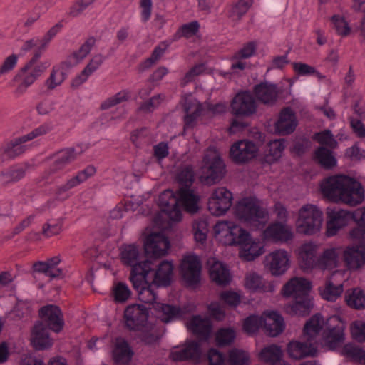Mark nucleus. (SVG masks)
Returning a JSON list of instances; mask_svg holds the SVG:
<instances>
[{"mask_svg":"<svg viewBox=\"0 0 365 365\" xmlns=\"http://www.w3.org/2000/svg\"><path fill=\"white\" fill-rule=\"evenodd\" d=\"M168 46L169 44L165 41L161 42L159 45L156 46L153 50L150 56L138 65V71L140 72H143L151 68L160 59Z\"/></svg>","mask_w":365,"mask_h":365,"instance_id":"49530a36","label":"nucleus"},{"mask_svg":"<svg viewBox=\"0 0 365 365\" xmlns=\"http://www.w3.org/2000/svg\"><path fill=\"white\" fill-rule=\"evenodd\" d=\"M232 193L224 187L215 189L208 199L207 210L215 216L225 215L232 204Z\"/></svg>","mask_w":365,"mask_h":365,"instance_id":"f8f14e48","label":"nucleus"},{"mask_svg":"<svg viewBox=\"0 0 365 365\" xmlns=\"http://www.w3.org/2000/svg\"><path fill=\"white\" fill-rule=\"evenodd\" d=\"M153 309L155 312L162 314V321L168 323L175 319L181 318L183 312L179 306L158 302L154 304Z\"/></svg>","mask_w":365,"mask_h":365,"instance_id":"79ce46f5","label":"nucleus"},{"mask_svg":"<svg viewBox=\"0 0 365 365\" xmlns=\"http://www.w3.org/2000/svg\"><path fill=\"white\" fill-rule=\"evenodd\" d=\"M232 113L235 116H250L257 111V103L252 93L242 91L236 94L230 105Z\"/></svg>","mask_w":365,"mask_h":365,"instance_id":"4468645a","label":"nucleus"},{"mask_svg":"<svg viewBox=\"0 0 365 365\" xmlns=\"http://www.w3.org/2000/svg\"><path fill=\"white\" fill-rule=\"evenodd\" d=\"M187 327L200 341H207L210 336L212 325L208 318L195 315L187 322Z\"/></svg>","mask_w":365,"mask_h":365,"instance_id":"393cba45","label":"nucleus"},{"mask_svg":"<svg viewBox=\"0 0 365 365\" xmlns=\"http://www.w3.org/2000/svg\"><path fill=\"white\" fill-rule=\"evenodd\" d=\"M343 292V285H334L331 280L326 282L324 291L322 292V297L330 302H335Z\"/></svg>","mask_w":365,"mask_h":365,"instance_id":"bf43d9fd","label":"nucleus"},{"mask_svg":"<svg viewBox=\"0 0 365 365\" xmlns=\"http://www.w3.org/2000/svg\"><path fill=\"white\" fill-rule=\"evenodd\" d=\"M312 299L309 294L293 299L292 303L287 307V312L291 314L298 316H307L313 308Z\"/></svg>","mask_w":365,"mask_h":365,"instance_id":"f704fd0d","label":"nucleus"},{"mask_svg":"<svg viewBox=\"0 0 365 365\" xmlns=\"http://www.w3.org/2000/svg\"><path fill=\"white\" fill-rule=\"evenodd\" d=\"M324 346L329 350H336L341 346L344 341V329L342 326L334 325L327 327L323 333Z\"/></svg>","mask_w":365,"mask_h":365,"instance_id":"473e14b6","label":"nucleus"},{"mask_svg":"<svg viewBox=\"0 0 365 365\" xmlns=\"http://www.w3.org/2000/svg\"><path fill=\"white\" fill-rule=\"evenodd\" d=\"M136 331H138L137 337L145 345H155L161 338L159 331L150 323L145 328Z\"/></svg>","mask_w":365,"mask_h":365,"instance_id":"de8ad7c7","label":"nucleus"},{"mask_svg":"<svg viewBox=\"0 0 365 365\" xmlns=\"http://www.w3.org/2000/svg\"><path fill=\"white\" fill-rule=\"evenodd\" d=\"M269 270L274 276L284 274L289 267V257L287 251L279 250L269 255Z\"/></svg>","mask_w":365,"mask_h":365,"instance_id":"c756f323","label":"nucleus"},{"mask_svg":"<svg viewBox=\"0 0 365 365\" xmlns=\"http://www.w3.org/2000/svg\"><path fill=\"white\" fill-rule=\"evenodd\" d=\"M319 186L323 197L331 202H342L349 206H356L365 198L364 189L361 183L348 175L329 176L321 182Z\"/></svg>","mask_w":365,"mask_h":365,"instance_id":"7ed1b4c3","label":"nucleus"},{"mask_svg":"<svg viewBox=\"0 0 365 365\" xmlns=\"http://www.w3.org/2000/svg\"><path fill=\"white\" fill-rule=\"evenodd\" d=\"M236 337V332L232 328H220L216 333L215 340L219 346L230 345Z\"/></svg>","mask_w":365,"mask_h":365,"instance_id":"4d7b16f0","label":"nucleus"},{"mask_svg":"<svg viewBox=\"0 0 365 365\" xmlns=\"http://www.w3.org/2000/svg\"><path fill=\"white\" fill-rule=\"evenodd\" d=\"M201 170L200 182L212 185L219 182L225 177V164L217 152L208 149L204 154Z\"/></svg>","mask_w":365,"mask_h":365,"instance_id":"6e6552de","label":"nucleus"},{"mask_svg":"<svg viewBox=\"0 0 365 365\" xmlns=\"http://www.w3.org/2000/svg\"><path fill=\"white\" fill-rule=\"evenodd\" d=\"M209 365H225L226 357L224 354L216 349H210L207 353Z\"/></svg>","mask_w":365,"mask_h":365,"instance_id":"774afa93","label":"nucleus"},{"mask_svg":"<svg viewBox=\"0 0 365 365\" xmlns=\"http://www.w3.org/2000/svg\"><path fill=\"white\" fill-rule=\"evenodd\" d=\"M257 51V43L255 41H250L245 43L241 49H240L233 56V60H241L249 58L255 55Z\"/></svg>","mask_w":365,"mask_h":365,"instance_id":"0e129e2a","label":"nucleus"},{"mask_svg":"<svg viewBox=\"0 0 365 365\" xmlns=\"http://www.w3.org/2000/svg\"><path fill=\"white\" fill-rule=\"evenodd\" d=\"M250 359L249 354L245 351L234 348L228 352L229 365H249Z\"/></svg>","mask_w":365,"mask_h":365,"instance_id":"6e6d98bb","label":"nucleus"},{"mask_svg":"<svg viewBox=\"0 0 365 365\" xmlns=\"http://www.w3.org/2000/svg\"><path fill=\"white\" fill-rule=\"evenodd\" d=\"M326 213L327 217L326 235L327 237L336 235L339 229L346 226L350 219H353V212L336 207H328Z\"/></svg>","mask_w":365,"mask_h":365,"instance_id":"f3484780","label":"nucleus"},{"mask_svg":"<svg viewBox=\"0 0 365 365\" xmlns=\"http://www.w3.org/2000/svg\"><path fill=\"white\" fill-rule=\"evenodd\" d=\"M342 354L355 363L365 365V350L351 344H346L342 349Z\"/></svg>","mask_w":365,"mask_h":365,"instance_id":"603ef678","label":"nucleus"},{"mask_svg":"<svg viewBox=\"0 0 365 365\" xmlns=\"http://www.w3.org/2000/svg\"><path fill=\"white\" fill-rule=\"evenodd\" d=\"M299 264L302 269L309 270L317 265L316 260V247L312 243L304 244L299 252Z\"/></svg>","mask_w":365,"mask_h":365,"instance_id":"72a5a7b5","label":"nucleus"},{"mask_svg":"<svg viewBox=\"0 0 365 365\" xmlns=\"http://www.w3.org/2000/svg\"><path fill=\"white\" fill-rule=\"evenodd\" d=\"M283 356L281 347L277 344H270L264 347L259 354V359L267 364L274 365Z\"/></svg>","mask_w":365,"mask_h":365,"instance_id":"c03bdc74","label":"nucleus"},{"mask_svg":"<svg viewBox=\"0 0 365 365\" xmlns=\"http://www.w3.org/2000/svg\"><path fill=\"white\" fill-rule=\"evenodd\" d=\"M313 159L315 163L325 170H331L337 163L333 152L324 146L319 147L314 151Z\"/></svg>","mask_w":365,"mask_h":365,"instance_id":"a19ab883","label":"nucleus"},{"mask_svg":"<svg viewBox=\"0 0 365 365\" xmlns=\"http://www.w3.org/2000/svg\"><path fill=\"white\" fill-rule=\"evenodd\" d=\"M262 329L267 336L276 337L285 329L283 317L276 311H271L262 317Z\"/></svg>","mask_w":365,"mask_h":365,"instance_id":"5701e85b","label":"nucleus"},{"mask_svg":"<svg viewBox=\"0 0 365 365\" xmlns=\"http://www.w3.org/2000/svg\"><path fill=\"white\" fill-rule=\"evenodd\" d=\"M200 28V24L197 21L185 24L180 26L174 35L175 39H178L181 37L190 38L195 35Z\"/></svg>","mask_w":365,"mask_h":365,"instance_id":"680f3d73","label":"nucleus"},{"mask_svg":"<svg viewBox=\"0 0 365 365\" xmlns=\"http://www.w3.org/2000/svg\"><path fill=\"white\" fill-rule=\"evenodd\" d=\"M338 255L334 248L326 249L317 259V266L322 269H332L337 267Z\"/></svg>","mask_w":365,"mask_h":365,"instance_id":"09e8293b","label":"nucleus"},{"mask_svg":"<svg viewBox=\"0 0 365 365\" xmlns=\"http://www.w3.org/2000/svg\"><path fill=\"white\" fill-rule=\"evenodd\" d=\"M257 152L258 148L253 142L243 140L235 143L231 146L230 155L234 162L242 164L253 159Z\"/></svg>","mask_w":365,"mask_h":365,"instance_id":"6ab92c4d","label":"nucleus"},{"mask_svg":"<svg viewBox=\"0 0 365 365\" xmlns=\"http://www.w3.org/2000/svg\"><path fill=\"white\" fill-rule=\"evenodd\" d=\"M169 248L168 237L161 232H152L145 237L143 243L145 260L140 261L139 250L134 244L122 245L120 259L124 265L131 267L130 272L138 265L145 271H154L152 267L153 261L165 256Z\"/></svg>","mask_w":365,"mask_h":365,"instance_id":"f03ea898","label":"nucleus"},{"mask_svg":"<svg viewBox=\"0 0 365 365\" xmlns=\"http://www.w3.org/2000/svg\"><path fill=\"white\" fill-rule=\"evenodd\" d=\"M259 328H262V317L252 314L243 321L242 329L249 336L256 334Z\"/></svg>","mask_w":365,"mask_h":365,"instance_id":"864d4df0","label":"nucleus"},{"mask_svg":"<svg viewBox=\"0 0 365 365\" xmlns=\"http://www.w3.org/2000/svg\"><path fill=\"white\" fill-rule=\"evenodd\" d=\"M52 130L51 123H43L30 133L6 140L0 146V158L2 161L12 160L23 155L27 150L25 143L43 135Z\"/></svg>","mask_w":365,"mask_h":365,"instance_id":"0eeeda50","label":"nucleus"},{"mask_svg":"<svg viewBox=\"0 0 365 365\" xmlns=\"http://www.w3.org/2000/svg\"><path fill=\"white\" fill-rule=\"evenodd\" d=\"M38 315L47 329L55 333H60L64 327L65 322L61 309L57 305L47 304L42 307L38 311Z\"/></svg>","mask_w":365,"mask_h":365,"instance_id":"2eb2a0df","label":"nucleus"},{"mask_svg":"<svg viewBox=\"0 0 365 365\" xmlns=\"http://www.w3.org/2000/svg\"><path fill=\"white\" fill-rule=\"evenodd\" d=\"M344 259L349 269L356 270L365 264V247L352 246L344 252Z\"/></svg>","mask_w":365,"mask_h":365,"instance_id":"7c9ffc66","label":"nucleus"},{"mask_svg":"<svg viewBox=\"0 0 365 365\" xmlns=\"http://www.w3.org/2000/svg\"><path fill=\"white\" fill-rule=\"evenodd\" d=\"M287 352L289 358L294 360H302L307 357H314L317 349L310 342L297 340L290 341L287 346Z\"/></svg>","mask_w":365,"mask_h":365,"instance_id":"4be33fe9","label":"nucleus"},{"mask_svg":"<svg viewBox=\"0 0 365 365\" xmlns=\"http://www.w3.org/2000/svg\"><path fill=\"white\" fill-rule=\"evenodd\" d=\"M173 274V266L170 262L164 260L158 265L154 271H145L139 265L130 274L132 287L136 291L138 299L145 304H152L156 302V289L171 284Z\"/></svg>","mask_w":365,"mask_h":365,"instance_id":"f257e3e1","label":"nucleus"},{"mask_svg":"<svg viewBox=\"0 0 365 365\" xmlns=\"http://www.w3.org/2000/svg\"><path fill=\"white\" fill-rule=\"evenodd\" d=\"M201 268L197 256L190 255L184 257L180 265V272L187 287H195L200 284Z\"/></svg>","mask_w":365,"mask_h":365,"instance_id":"ddd939ff","label":"nucleus"},{"mask_svg":"<svg viewBox=\"0 0 365 365\" xmlns=\"http://www.w3.org/2000/svg\"><path fill=\"white\" fill-rule=\"evenodd\" d=\"M322 221L323 212L316 205L307 204L299 210L297 231L306 235H314L320 230Z\"/></svg>","mask_w":365,"mask_h":365,"instance_id":"1a4fd4ad","label":"nucleus"},{"mask_svg":"<svg viewBox=\"0 0 365 365\" xmlns=\"http://www.w3.org/2000/svg\"><path fill=\"white\" fill-rule=\"evenodd\" d=\"M235 217L241 222L255 228L262 227L267 222L268 211L260 205L255 197H245L240 200L234 207Z\"/></svg>","mask_w":365,"mask_h":365,"instance_id":"423d86ee","label":"nucleus"},{"mask_svg":"<svg viewBox=\"0 0 365 365\" xmlns=\"http://www.w3.org/2000/svg\"><path fill=\"white\" fill-rule=\"evenodd\" d=\"M220 299L230 307H236L241 302L240 296L233 291L222 292Z\"/></svg>","mask_w":365,"mask_h":365,"instance_id":"338daca9","label":"nucleus"},{"mask_svg":"<svg viewBox=\"0 0 365 365\" xmlns=\"http://www.w3.org/2000/svg\"><path fill=\"white\" fill-rule=\"evenodd\" d=\"M312 287V282L307 279L294 277L283 285L281 294L285 298L297 299L309 294Z\"/></svg>","mask_w":365,"mask_h":365,"instance_id":"aec40b11","label":"nucleus"},{"mask_svg":"<svg viewBox=\"0 0 365 365\" xmlns=\"http://www.w3.org/2000/svg\"><path fill=\"white\" fill-rule=\"evenodd\" d=\"M129 98L130 91L127 90H121L114 96L103 101L100 106V109L101 110H108L116 105L128 101Z\"/></svg>","mask_w":365,"mask_h":365,"instance_id":"5fc2aeb1","label":"nucleus"},{"mask_svg":"<svg viewBox=\"0 0 365 365\" xmlns=\"http://www.w3.org/2000/svg\"><path fill=\"white\" fill-rule=\"evenodd\" d=\"M252 0H237L226 6V16L232 21L239 22L252 6Z\"/></svg>","mask_w":365,"mask_h":365,"instance_id":"ea45409f","label":"nucleus"},{"mask_svg":"<svg viewBox=\"0 0 365 365\" xmlns=\"http://www.w3.org/2000/svg\"><path fill=\"white\" fill-rule=\"evenodd\" d=\"M96 173V169L92 165H88L83 170L78 171L75 176L68 180L64 184L56 187L54 192L56 199L61 201L67 200L70 197L67 193L70 190L81 185L88 178L94 175Z\"/></svg>","mask_w":365,"mask_h":365,"instance_id":"dca6fc26","label":"nucleus"},{"mask_svg":"<svg viewBox=\"0 0 365 365\" xmlns=\"http://www.w3.org/2000/svg\"><path fill=\"white\" fill-rule=\"evenodd\" d=\"M323 324L322 314L316 313L306 322L303 329V335L307 336L308 341L313 340L322 331Z\"/></svg>","mask_w":365,"mask_h":365,"instance_id":"37998d69","label":"nucleus"},{"mask_svg":"<svg viewBox=\"0 0 365 365\" xmlns=\"http://www.w3.org/2000/svg\"><path fill=\"white\" fill-rule=\"evenodd\" d=\"M284 140H271L267 143V153L264 156L265 161L272 164L277 161L284 150Z\"/></svg>","mask_w":365,"mask_h":365,"instance_id":"8fccbe9b","label":"nucleus"},{"mask_svg":"<svg viewBox=\"0 0 365 365\" xmlns=\"http://www.w3.org/2000/svg\"><path fill=\"white\" fill-rule=\"evenodd\" d=\"M182 110L185 113L183 116L184 130L193 128L203 110L202 104L196 101L185 99L182 105Z\"/></svg>","mask_w":365,"mask_h":365,"instance_id":"cd10ccee","label":"nucleus"},{"mask_svg":"<svg viewBox=\"0 0 365 365\" xmlns=\"http://www.w3.org/2000/svg\"><path fill=\"white\" fill-rule=\"evenodd\" d=\"M245 285L247 288L253 292H264L267 291L263 278L255 272L246 277Z\"/></svg>","mask_w":365,"mask_h":365,"instance_id":"052dcab7","label":"nucleus"},{"mask_svg":"<svg viewBox=\"0 0 365 365\" xmlns=\"http://www.w3.org/2000/svg\"><path fill=\"white\" fill-rule=\"evenodd\" d=\"M78 154L74 148H67L56 154V159L50 167V173H55L63 169L77 158Z\"/></svg>","mask_w":365,"mask_h":365,"instance_id":"c9c22d12","label":"nucleus"},{"mask_svg":"<svg viewBox=\"0 0 365 365\" xmlns=\"http://www.w3.org/2000/svg\"><path fill=\"white\" fill-rule=\"evenodd\" d=\"M195 171L192 165L181 168L176 175V182L180 187L191 188L195 181Z\"/></svg>","mask_w":365,"mask_h":365,"instance_id":"3c124183","label":"nucleus"},{"mask_svg":"<svg viewBox=\"0 0 365 365\" xmlns=\"http://www.w3.org/2000/svg\"><path fill=\"white\" fill-rule=\"evenodd\" d=\"M334 29L338 35L343 37L347 36L351 33V28L345 19L339 15H334L331 19Z\"/></svg>","mask_w":365,"mask_h":365,"instance_id":"e2e57ef3","label":"nucleus"},{"mask_svg":"<svg viewBox=\"0 0 365 365\" xmlns=\"http://www.w3.org/2000/svg\"><path fill=\"white\" fill-rule=\"evenodd\" d=\"M215 230L225 245H239L240 257L246 262L253 261L264 252L260 241L253 240L248 231L233 222H217Z\"/></svg>","mask_w":365,"mask_h":365,"instance_id":"20e7f679","label":"nucleus"},{"mask_svg":"<svg viewBox=\"0 0 365 365\" xmlns=\"http://www.w3.org/2000/svg\"><path fill=\"white\" fill-rule=\"evenodd\" d=\"M95 43L96 38L93 36L88 38L79 49L71 54L66 60L53 66L49 77L45 81L47 89L51 91L61 86L67 78L69 70L89 54Z\"/></svg>","mask_w":365,"mask_h":365,"instance_id":"39448f33","label":"nucleus"},{"mask_svg":"<svg viewBox=\"0 0 365 365\" xmlns=\"http://www.w3.org/2000/svg\"><path fill=\"white\" fill-rule=\"evenodd\" d=\"M48 329L43 322H36L33 328L31 344L35 350L41 351L49 349L53 345L49 336Z\"/></svg>","mask_w":365,"mask_h":365,"instance_id":"a878e982","label":"nucleus"},{"mask_svg":"<svg viewBox=\"0 0 365 365\" xmlns=\"http://www.w3.org/2000/svg\"><path fill=\"white\" fill-rule=\"evenodd\" d=\"M210 277L217 285L225 287L231 281V275L229 269L223 263L216 261L210 268Z\"/></svg>","mask_w":365,"mask_h":365,"instance_id":"58836bf2","label":"nucleus"},{"mask_svg":"<svg viewBox=\"0 0 365 365\" xmlns=\"http://www.w3.org/2000/svg\"><path fill=\"white\" fill-rule=\"evenodd\" d=\"M201 356L200 344L191 341L185 344L181 350L171 353V358L175 361H184L187 360L198 361Z\"/></svg>","mask_w":365,"mask_h":365,"instance_id":"2f4dec72","label":"nucleus"},{"mask_svg":"<svg viewBox=\"0 0 365 365\" xmlns=\"http://www.w3.org/2000/svg\"><path fill=\"white\" fill-rule=\"evenodd\" d=\"M267 238L276 241L287 242L292 239L293 235L291 230L281 222L269 225L264 232Z\"/></svg>","mask_w":365,"mask_h":365,"instance_id":"4c0bfd02","label":"nucleus"},{"mask_svg":"<svg viewBox=\"0 0 365 365\" xmlns=\"http://www.w3.org/2000/svg\"><path fill=\"white\" fill-rule=\"evenodd\" d=\"M31 165L27 163H15L6 168L0 170V185L3 187H7L14 185L26 175Z\"/></svg>","mask_w":365,"mask_h":365,"instance_id":"412c9836","label":"nucleus"},{"mask_svg":"<svg viewBox=\"0 0 365 365\" xmlns=\"http://www.w3.org/2000/svg\"><path fill=\"white\" fill-rule=\"evenodd\" d=\"M297 121L294 112L289 107L283 108L275 123L276 133L281 135H287L294 131Z\"/></svg>","mask_w":365,"mask_h":365,"instance_id":"b1692460","label":"nucleus"},{"mask_svg":"<svg viewBox=\"0 0 365 365\" xmlns=\"http://www.w3.org/2000/svg\"><path fill=\"white\" fill-rule=\"evenodd\" d=\"M175 195L179 205H180L185 212L190 214H195L198 212L200 197L195 194L192 189L180 187Z\"/></svg>","mask_w":365,"mask_h":365,"instance_id":"bb28decb","label":"nucleus"},{"mask_svg":"<svg viewBox=\"0 0 365 365\" xmlns=\"http://www.w3.org/2000/svg\"><path fill=\"white\" fill-rule=\"evenodd\" d=\"M281 92V89L276 83L268 81L255 84L252 90L255 101L269 107H272L277 103Z\"/></svg>","mask_w":365,"mask_h":365,"instance_id":"9d476101","label":"nucleus"},{"mask_svg":"<svg viewBox=\"0 0 365 365\" xmlns=\"http://www.w3.org/2000/svg\"><path fill=\"white\" fill-rule=\"evenodd\" d=\"M148 309L144 305H129L124 311L125 327L130 331L141 330L148 324Z\"/></svg>","mask_w":365,"mask_h":365,"instance_id":"9b49d317","label":"nucleus"},{"mask_svg":"<svg viewBox=\"0 0 365 365\" xmlns=\"http://www.w3.org/2000/svg\"><path fill=\"white\" fill-rule=\"evenodd\" d=\"M134 354L128 342L123 339H117L115 347L113 350V359L116 364L129 363Z\"/></svg>","mask_w":365,"mask_h":365,"instance_id":"e433bc0d","label":"nucleus"},{"mask_svg":"<svg viewBox=\"0 0 365 365\" xmlns=\"http://www.w3.org/2000/svg\"><path fill=\"white\" fill-rule=\"evenodd\" d=\"M131 292L128 285L124 282H118L113 289L115 300L117 302H125L130 297Z\"/></svg>","mask_w":365,"mask_h":365,"instance_id":"69168bd1","label":"nucleus"},{"mask_svg":"<svg viewBox=\"0 0 365 365\" xmlns=\"http://www.w3.org/2000/svg\"><path fill=\"white\" fill-rule=\"evenodd\" d=\"M345 301L349 307L356 310L365 309V292L360 288L348 290L345 294Z\"/></svg>","mask_w":365,"mask_h":365,"instance_id":"a18cd8bd","label":"nucleus"},{"mask_svg":"<svg viewBox=\"0 0 365 365\" xmlns=\"http://www.w3.org/2000/svg\"><path fill=\"white\" fill-rule=\"evenodd\" d=\"M44 45L45 44H43L41 47L35 51L34 54L31 60L21 69L20 73L14 77V81H19L21 78V73H24L28 70H31L30 72L38 78L50 66V63L48 61L37 63L38 60L40 58L42 54V50L44 48Z\"/></svg>","mask_w":365,"mask_h":365,"instance_id":"c85d7f7f","label":"nucleus"},{"mask_svg":"<svg viewBox=\"0 0 365 365\" xmlns=\"http://www.w3.org/2000/svg\"><path fill=\"white\" fill-rule=\"evenodd\" d=\"M158 205L162 212L174 222L182 220V213L176 195L170 190L163 191L158 197Z\"/></svg>","mask_w":365,"mask_h":365,"instance_id":"a211bd4d","label":"nucleus"},{"mask_svg":"<svg viewBox=\"0 0 365 365\" xmlns=\"http://www.w3.org/2000/svg\"><path fill=\"white\" fill-rule=\"evenodd\" d=\"M194 239L196 242L204 243L207 240L208 223L205 220H195L192 224Z\"/></svg>","mask_w":365,"mask_h":365,"instance_id":"13d9d810","label":"nucleus"}]
</instances>
